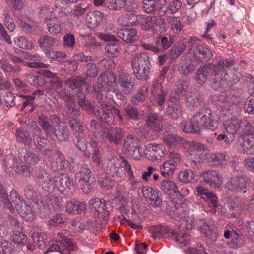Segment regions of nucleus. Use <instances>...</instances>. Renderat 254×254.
<instances>
[{
  "label": "nucleus",
  "mask_w": 254,
  "mask_h": 254,
  "mask_svg": "<svg viewBox=\"0 0 254 254\" xmlns=\"http://www.w3.org/2000/svg\"><path fill=\"white\" fill-rule=\"evenodd\" d=\"M91 170L87 167H84L75 174L76 181L86 193H89L95 185V181L91 178Z\"/></svg>",
  "instance_id": "nucleus-6"
},
{
  "label": "nucleus",
  "mask_w": 254,
  "mask_h": 254,
  "mask_svg": "<svg viewBox=\"0 0 254 254\" xmlns=\"http://www.w3.org/2000/svg\"><path fill=\"white\" fill-rule=\"evenodd\" d=\"M63 203L61 197L49 194L44 197L41 201L43 205L42 208L40 206V209L41 211L43 210L47 212L49 211V206L51 205L55 211H59L63 208Z\"/></svg>",
  "instance_id": "nucleus-18"
},
{
  "label": "nucleus",
  "mask_w": 254,
  "mask_h": 254,
  "mask_svg": "<svg viewBox=\"0 0 254 254\" xmlns=\"http://www.w3.org/2000/svg\"><path fill=\"white\" fill-rule=\"evenodd\" d=\"M224 127L226 131L232 135L241 130L239 132L240 137L254 135V124L248 120L232 118L225 122Z\"/></svg>",
  "instance_id": "nucleus-5"
},
{
  "label": "nucleus",
  "mask_w": 254,
  "mask_h": 254,
  "mask_svg": "<svg viewBox=\"0 0 254 254\" xmlns=\"http://www.w3.org/2000/svg\"><path fill=\"white\" fill-rule=\"evenodd\" d=\"M196 67V65L191 58L185 57L182 59L180 63L178 70L180 74L187 76L192 73Z\"/></svg>",
  "instance_id": "nucleus-27"
},
{
  "label": "nucleus",
  "mask_w": 254,
  "mask_h": 254,
  "mask_svg": "<svg viewBox=\"0 0 254 254\" xmlns=\"http://www.w3.org/2000/svg\"><path fill=\"white\" fill-rule=\"evenodd\" d=\"M92 92L95 94L96 97V100L99 104V106L97 108L96 112L98 116L100 114L99 112H102L106 109H109L110 105L106 102V99L108 100H112L113 95L112 93L108 94L106 92V95L104 97L103 94V87H99V85H94L92 86Z\"/></svg>",
  "instance_id": "nucleus-13"
},
{
  "label": "nucleus",
  "mask_w": 254,
  "mask_h": 254,
  "mask_svg": "<svg viewBox=\"0 0 254 254\" xmlns=\"http://www.w3.org/2000/svg\"><path fill=\"white\" fill-rule=\"evenodd\" d=\"M148 126L155 131H160L164 123L163 118L158 114L151 113L146 121Z\"/></svg>",
  "instance_id": "nucleus-33"
},
{
  "label": "nucleus",
  "mask_w": 254,
  "mask_h": 254,
  "mask_svg": "<svg viewBox=\"0 0 254 254\" xmlns=\"http://www.w3.org/2000/svg\"><path fill=\"white\" fill-rule=\"evenodd\" d=\"M16 209L18 213L27 221H30L34 220V213L32 210L31 207L26 204L24 201L16 207Z\"/></svg>",
  "instance_id": "nucleus-38"
},
{
  "label": "nucleus",
  "mask_w": 254,
  "mask_h": 254,
  "mask_svg": "<svg viewBox=\"0 0 254 254\" xmlns=\"http://www.w3.org/2000/svg\"><path fill=\"white\" fill-rule=\"evenodd\" d=\"M177 189L176 183L171 180H163L161 184V189L166 193H176Z\"/></svg>",
  "instance_id": "nucleus-62"
},
{
  "label": "nucleus",
  "mask_w": 254,
  "mask_h": 254,
  "mask_svg": "<svg viewBox=\"0 0 254 254\" xmlns=\"http://www.w3.org/2000/svg\"><path fill=\"white\" fill-rule=\"evenodd\" d=\"M137 30L136 29L122 28L117 32V36L127 43H133L137 40Z\"/></svg>",
  "instance_id": "nucleus-32"
},
{
  "label": "nucleus",
  "mask_w": 254,
  "mask_h": 254,
  "mask_svg": "<svg viewBox=\"0 0 254 254\" xmlns=\"http://www.w3.org/2000/svg\"><path fill=\"white\" fill-rule=\"evenodd\" d=\"M75 102L72 99L68 101L65 102V110L68 117V123L71 124V126H73V123H75V119L80 116V111L79 109H76Z\"/></svg>",
  "instance_id": "nucleus-30"
},
{
  "label": "nucleus",
  "mask_w": 254,
  "mask_h": 254,
  "mask_svg": "<svg viewBox=\"0 0 254 254\" xmlns=\"http://www.w3.org/2000/svg\"><path fill=\"white\" fill-rule=\"evenodd\" d=\"M98 83L107 89L108 94L114 93L113 89L117 85L116 75L112 72L106 70L102 72L98 78Z\"/></svg>",
  "instance_id": "nucleus-12"
},
{
  "label": "nucleus",
  "mask_w": 254,
  "mask_h": 254,
  "mask_svg": "<svg viewBox=\"0 0 254 254\" xmlns=\"http://www.w3.org/2000/svg\"><path fill=\"white\" fill-rule=\"evenodd\" d=\"M52 134L60 141H67L69 138V130L65 125L55 126Z\"/></svg>",
  "instance_id": "nucleus-39"
},
{
  "label": "nucleus",
  "mask_w": 254,
  "mask_h": 254,
  "mask_svg": "<svg viewBox=\"0 0 254 254\" xmlns=\"http://www.w3.org/2000/svg\"><path fill=\"white\" fill-rule=\"evenodd\" d=\"M106 19V16L103 13L98 11H91L86 14L85 22L88 28L94 29Z\"/></svg>",
  "instance_id": "nucleus-25"
},
{
  "label": "nucleus",
  "mask_w": 254,
  "mask_h": 254,
  "mask_svg": "<svg viewBox=\"0 0 254 254\" xmlns=\"http://www.w3.org/2000/svg\"><path fill=\"white\" fill-rule=\"evenodd\" d=\"M208 161L212 165L216 166H223L227 164L229 157L226 156L225 152H218L208 153L206 156Z\"/></svg>",
  "instance_id": "nucleus-31"
},
{
  "label": "nucleus",
  "mask_w": 254,
  "mask_h": 254,
  "mask_svg": "<svg viewBox=\"0 0 254 254\" xmlns=\"http://www.w3.org/2000/svg\"><path fill=\"white\" fill-rule=\"evenodd\" d=\"M77 96L78 98V104L82 109L86 110L88 114H91L94 112V107L88 100L86 99L84 93L82 92H77Z\"/></svg>",
  "instance_id": "nucleus-48"
},
{
  "label": "nucleus",
  "mask_w": 254,
  "mask_h": 254,
  "mask_svg": "<svg viewBox=\"0 0 254 254\" xmlns=\"http://www.w3.org/2000/svg\"><path fill=\"white\" fill-rule=\"evenodd\" d=\"M39 16L40 18L44 19L46 22L51 17L54 12V8L49 6L43 5L39 7Z\"/></svg>",
  "instance_id": "nucleus-59"
},
{
  "label": "nucleus",
  "mask_w": 254,
  "mask_h": 254,
  "mask_svg": "<svg viewBox=\"0 0 254 254\" xmlns=\"http://www.w3.org/2000/svg\"><path fill=\"white\" fill-rule=\"evenodd\" d=\"M142 193L151 205L155 207H159L162 205L160 192L157 190L148 186L143 187L142 189Z\"/></svg>",
  "instance_id": "nucleus-19"
},
{
  "label": "nucleus",
  "mask_w": 254,
  "mask_h": 254,
  "mask_svg": "<svg viewBox=\"0 0 254 254\" xmlns=\"http://www.w3.org/2000/svg\"><path fill=\"white\" fill-rule=\"evenodd\" d=\"M119 84L122 91L126 94H130L133 91L134 81L130 75L124 71L118 74Z\"/></svg>",
  "instance_id": "nucleus-21"
},
{
  "label": "nucleus",
  "mask_w": 254,
  "mask_h": 254,
  "mask_svg": "<svg viewBox=\"0 0 254 254\" xmlns=\"http://www.w3.org/2000/svg\"><path fill=\"white\" fill-rule=\"evenodd\" d=\"M193 147L197 152L195 154V159H192L191 161L190 166L194 169H198L200 168L202 162L200 153L202 150L204 151V148L203 144L196 142L194 144Z\"/></svg>",
  "instance_id": "nucleus-45"
},
{
  "label": "nucleus",
  "mask_w": 254,
  "mask_h": 254,
  "mask_svg": "<svg viewBox=\"0 0 254 254\" xmlns=\"http://www.w3.org/2000/svg\"><path fill=\"white\" fill-rule=\"evenodd\" d=\"M195 194L205 201L210 203L211 206L215 208V210L218 206L217 196L206 188L202 186L197 187L195 189Z\"/></svg>",
  "instance_id": "nucleus-24"
},
{
  "label": "nucleus",
  "mask_w": 254,
  "mask_h": 254,
  "mask_svg": "<svg viewBox=\"0 0 254 254\" xmlns=\"http://www.w3.org/2000/svg\"><path fill=\"white\" fill-rule=\"evenodd\" d=\"M86 210L85 204L83 202L71 201L65 206V211L68 213L82 214L85 213Z\"/></svg>",
  "instance_id": "nucleus-35"
},
{
  "label": "nucleus",
  "mask_w": 254,
  "mask_h": 254,
  "mask_svg": "<svg viewBox=\"0 0 254 254\" xmlns=\"http://www.w3.org/2000/svg\"><path fill=\"white\" fill-rule=\"evenodd\" d=\"M165 147L161 144L149 143L146 146L144 154L148 159L153 161L160 160L164 155Z\"/></svg>",
  "instance_id": "nucleus-16"
},
{
  "label": "nucleus",
  "mask_w": 254,
  "mask_h": 254,
  "mask_svg": "<svg viewBox=\"0 0 254 254\" xmlns=\"http://www.w3.org/2000/svg\"><path fill=\"white\" fill-rule=\"evenodd\" d=\"M38 44L41 49H54L60 44V40L48 35H42L38 40Z\"/></svg>",
  "instance_id": "nucleus-29"
},
{
  "label": "nucleus",
  "mask_w": 254,
  "mask_h": 254,
  "mask_svg": "<svg viewBox=\"0 0 254 254\" xmlns=\"http://www.w3.org/2000/svg\"><path fill=\"white\" fill-rule=\"evenodd\" d=\"M18 26L26 34L35 35L38 33L39 30L36 24H28L22 20L18 21Z\"/></svg>",
  "instance_id": "nucleus-52"
},
{
  "label": "nucleus",
  "mask_w": 254,
  "mask_h": 254,
  "mask_svg": "<svg viewBox=\"0 0 254 254\" xmlns=\"http://www.w3.org/2000/svg\"><path fill=\"white\" fill-rule=\"evenodd\" d=\"M124 115L128 120L137 121L140 118V113L137 108L130 104H128L124 107Z\"/></svg>",
  "instance_id": "nucleus-46"
},
{
  "label": "nucleus",
  "mask_w": 254,
  "mask_h": 254,
  "mask_svg": "<svg viewBox=\"0 0 254 254\" xmlns=\"http://www.w3.org/2000/svg\"><path fill=\"white\" fill-rule=\"evenodd\" d=\"M250 181V178L246 175L237 176L231 178L226 183L225 187L233 192H241L246 189Z\"/></svg>",
  "instance_id": "nucleus-11"
},
{
  "label": "nucleus",
  "mask_w": 254,
  "mask_h": 254,
  "mask_svg": "<svg viewBox=\"0 0 254 254\" xmlns=\"http://www.w3.org/2000/svg\"><path fill=\"white\" fill-rule=\"evenodd\" d=\"M131 66L133 73L138 80L146 81L149 78L152 65L148 53L135 54L131 60Z\"/></svg>",
  "instance_id": "nucleus-4"
},
{
  "label": "nucleus",
  "mask_w": 254,
  "mask_h": 254,
  "mask_svg": "<svg viewBox=\"0 0 254 254\" xmlns=\"http://www.w3.org/2000/svg\"><path fill=\"white\" fill-rule=\"evenodd\" d=\"M203 181L211 188H219L222 184L223 178L216 171L208 170L203 171L200 175Z\"/></svg>",
  "instance_id": "nucleus-15"
},
{
  "label": "nucleus",
  "mask_w": 254,
  "mask_h": 254,
  "mask_svg": "<svg viewBox=\"0 0 254 254\" xmlns=\"http://www.w3.org/2000/svg\"><path fill=\"white\" fill-rule=\"evenodd\" d=\"M138 17L133 13L123 15L118 17L117 22L122 26H133L137 24Z\"/></svg>",
  "instance_id": "nucleus-42"
},
{
  "label": "nucleus",
  "mask_w": 254,
  "mask_h": 254,
  "mask_svg": "<svg viewBox=\"0 0 254 254\" xmlns=\"http://www.w3.org/2000/svg\"><path fill=\"white\" fill-rule=\"evenodd\" d=\"M204 101L202 95L198 92H190L185 98L186 107L190 110H194Z\"/></svg>",
  "instance_id": "nucleus-26"
},
{
  "label": "nucleus",
  "mask_w": 254,
  "mask_h": 254,
  "mask_svg": "<svg viewBox=\"0 0 254 254\" xmlns=\"http://www.w3.org/2000/svg\"><path fill=\"white\" fill-rule=\"evenodd\" d=\"M244 139L242 137L239 139L240 149L245 154H254V135Z\"/></svg>",
  "instance_id": "nucleus-34"
},
{
  "label": "nucleus",
  "mask_w": 254,
  "mask_h": 254,
  "mask_svg": "<svg viewBox=\"0 0 254 254\" xmlns=\"http://www.w3.org/2000/svg\"><path fill=\"white\" fill-rule=\"evenodd\" d=\"M139 148V141L136 137L128 135L125 137L123 148L125 154L138 160L141 155Z\"/></svg>",
  "instance_id": "nucleus-9"
},
{
  "label": "nucleus",
  "mask_w": 254,
  "mask_h": 254,
  "mask_svg": "<svg viewBox=\"0 0 254 254\" xmlns=\"http://www.w3.org/2000/svg\"><path fill=\"white\" fill-rule=\"evenodd\" d=\"M171 237L174 239L175 241L181 244L182 246L188 245L190 240V236L189 234L185 233L179 234L174 231H171Z\"/></svg>",
  "instance_id": "nucleus-56"
},
{
  "label": "nucleus",
  "mask_w": 254,
  "mask_h": 254,
  "mask_svg": "<svg viewBox=\"0 0 254 254\" xmlns=\"http://www.w3.org/2000/svg\"><path fill=\"white\" fill-rule=\"evenodd\" d=\"M33 138L37 148L42 150L45 147L48 146V140L43 137L41 135V130L39 128L34 129Z\"/></svg>",
  "instance_id": "nucleus-43"
},
{
  "label": "nucleus",
  "mask_w": 254,
  "mask_h": 254,
  "mask_svg": "<svg viewBox=\"0 0 254 254\" xmlns=\"http://www.w3.org/2000/svg\"><path fill=\"white\" fill-rule=\"evenodd\" d=\"M14 43L16 45L21 49L32 50L34 47L32 41H29L27 38L21 36L18 37L14 41Z\"/></svg>",
  "instance_id": "nucleus-64"
},
{
  "label": "nucleus",
  "mask_w": 254,
  "mask_h": 254,
  "mask_svg": "<svg viewBox=\"0 0 254 254\" xmlns=\"http://www.w3.org/2000/svg\"><path fill=\"white\" fill-rule=\"evenodd\" d=\"M18 162L17 161L16 157L11 153L7 155L3 160V166L7 173L11 172L12 170H17Z\"/></svg>",
  "instance_id": "nucleus-44"
},
{
  "label": "nucleus",
  "mask_w": 254,
  "mask_h": 254,
  "mask_svg": "<svg viewBox=\"0 0 254 254\" xmlns=\"http://www.w3.org/2000/svg\"><path fill=\"white\" fill-rule=\"evenodd\" d=\"M57 157L55 161L51 164V168L54 171L62 170L67 166L69 162L65 159L64 155L60 151L57 152Z\"/></svg>",
  "instance_id": "nucleus-47"
},
{
  "label": "nucleus",
  "mask_w": 254,
  "mask_h": 254,
  "mask_svg": "<svg viewBox=\"0 0 254 254\" xmlns=\"http://www.w3.org/2000/svg\"><path fill=\"white\" fill-rule=\"evenodd\" d=\"M173 43V39L170 36H159L155 42L158 53L166 51Z\"/></svg>",
  "instance_id": "nucleus-41"
},
{
  "label": "nucleus",
  "mask_w": 254,
  "mask_h": 254,
  "mask_svg": "<svg viewBox=\"0 0 254 254\" xmlns=\"http://www.w3.org/2000/svg\"><path fill=\"white\" fill-rule=\"evenodd\" d=\"M189 127L187 130L191 133L198 134L201 125L206 129L214 130L218 123L213 119L212 111L208 108H202L193 115L189 121Z\"/></svg>",
  "instance_id": "nucleus-3"
},
{
  "label": "nucleus",
  "mask_w": 254,
  "mask_h": 254,
  "mask_svg": "<svg viewBox=\"0 0 254 254\" xmlns=\"http://www.w3.org/2000/svg\"><path fill=\"white\" fill-rule=\"evenodd\" d=\"M171 231L173 230L168 226L162 225L151 226L149 228V231L154 240L158 237H165L166 235L171 237Z\"/></svg>",
  "instance_id": "nucleus-37"
},
{
  "label": "nucleus",
  "mask_w": 254,
  "mask_h": 254,
  "mask_svg": "<svg viewBox=\"0 0 254 254\" xmlns=\"http://www.w3.org/2000/svg\"><path fill=\"white\" fill-rule=\"evenodd\" d=\"M38 122L42 129L48 135L52 134L55 128L49 122V118L48 117L43 114H41L38 117Z\"/></svg>",
  "instance_id": "nucleus-49"
},
{
  "label": "nucleus",
  "mask_w": 254,
  "mask_h": 254,
  "mask_svg": "<svg viewBox=\"0 0 254 254\" xmlns=\"http://www.w3.org/2000/svg\"><path fill=\"white\" fill-rule=\"evenodd\" d=\"M175 93L174 94L172 93L171 95H178L179 99H180V97L184 95V93L188 90V82L181 79L178 80L175 82Z\"/></svg>",
  "instance_id": "nucleus-61"
},
{
  "label": "nucleus",
  "mask_w": 254,
  "mask_h": 254,
  "mask_svg": "<svg viewBox=\"0 0 254 254\" xmlns=\"http://www.w3.org/2000/svg\"><path fill=\"white\" fill-rule=\"evenodd\" d=\"M58 237L61 238L63 240V245L64 246V251L66 250L67 251H74L77 249V246L75 243H73L68 239L66 236L61 232L57 233Z\"/></svg>",
  "instance_id": "nucleus-58"
},
{
  "label": "nucleus",
  "mask_w": 254,
  "mask_h": 254,
  "mask_svg": "<svg viewBox=\"0 0 254 254\" xmlns=\"http://www.w3.org/2000/svg\"><path fill=\"white\" fill-rule=\"evenodd\" d=\"M213 51L209 46L202 44L198 47V49L194 52L193 57L199 62H207L213 56Z\"/></svg>",
  "instance_id": "nucleus-28"
},
{
  "label": "nucleus",
  "mask_w": 254,
  "mask_h": 254,
  "mask_svg": "<svg viewBox=\"0 0 254 254\" xmlns=\"http://www.w3.org/2000/svg\"><path fill=\"white\" fill-rule=\"evenodd\" d=\"M167 111L172 119H177L182 116V108L178 95L170 96Z\"/></svg>",
  "instance_id": "nucleus-23"
},
{
  "label": "nucleus",
  "mask_w": 254,
  "mask_h": 254,
  "mask_svg": "<svg viewBox=\"0 0 254 254\" xmlns=\"http://www.w3.org/2000/svg\"><path fill=\"white\" fill-rule=\"evenodd\" d=\"M110 107L108 110L106 109L102 112H99L100 114L98 117L100 121L103 123L112 124L114 123L116 117L118 121L121 123L123 122V117L120 111L117 108L113 107L111 105H110Z\"/></svg>",
  "instance_id": "nucleus-17"
},
{
  "label": "nucleus",
  "mask_w": 254,
  "mask_h": 254,
  "mask_svg": "<svg viewBox=\"0 0 254 254\" xmlns=\"http://www.w3.org/2000/svg\"><path fill=\"white\" fill-rule=\"evenodd\" d=\"M84 70L86 78L95 77L98 74V68L93 63H88L84 65Z\"/></svg>",
  "instance_id": "nucleus-63"
},
{
  "label": "nucleus",
  "mask_w": 254,
  "mask_h": 254,
  "mask_svg": "<svg viewBox=\"0 0 254 254\" xmlns=\"http://www.w3.org/2000/svg\"><path fill=\"white\" fill-rule=\"evenodd\" d=\"M72 179L65 174H62L59 180H57L55 189H57L60 194L66 195L68 194L73 186Z\"/></svg>",
  "instance_id": "nucleus-20"
},
{
  "label": "nucleus",
  "mask_w": 254,
  "mask_h": 254,
  "mask_svg": "<svg viewBox=\"0 0 254 254\" xmlns=\"http://www.w3.org/2000/svg\"><path fill=\"white\" fill-rule=\"evenodd\" d=\"M36 182L48 192L53 191L57 182V177L53 176L44 169L37 170L34 175Z\"/></svg>",
  "instance_id": "nucleus-10"
},
{
  "label": "nucleus",
  "mask_w": 254,
  "mask_h": 254,
  "mask_svg": "<svg viewBox=\"0 0 254 254\" xmlns=\"http://www.w3.org/2000/svg\"><path fill=\"white\" fill-rule=\"evenodd\" d=\"M167 0H142V8L148 14L164 16L167 10Z\"/></svg>",
  "instance_id": "nucleus-7"
},
{
  "label": "nucleus",
  "mask_w": 254,
  "mask_h": 254,
  "mask_svg": "<svg viewBox=\"0 0 254 254\" xmlns=\"http://www.w3.org/2000/svg\"><path fill=\"white\" fill-rule=\"evenodd\" d=\"M16 137L17 141L22 143L25 145H30L31 144L32 140L27 131L18 128L16 131Z\"/></svg>",
  "instance_id": "nucleus-60"
},
{
  "label": "nucleus",
  "mask_w": 254,
  "mask_h": 254,
  "mask_svg": "<svg viewBox=\"0 0 254 254\" xmlns=\"http://www.w3.org/2000/svg\"><path fill=\"white\" fill-rule=\"evenodd\" d=\"M52 252H57L61 254H64V246L63 245V240L61 238H58L57 235L56 240L51 242L49 248L44 252V254H47Z\"/></svg>",
  "instance_id": "nucleus-53"
},
{
  "label": "nucleus",
  "mask_w": 254,
  "mask_h": 254,
  "mask_svg": "<svg viewBox=\"0 0 254 254\" xmlns=\"http://www.w3.org/2000/svg\"><path fill=\"white\" fill-rule=\"evenodd\" d=\"M150 93L155 103L162 109L165 102L167 91L164 89L161 83L154 81L150 87Z\"/></svg>",
  "instance_id": "nucleus-14"
},
{
  "label": "nucleus",
  "mask_w": 254,
  "mask_h": 254,
  "mask_svg": "<svg viewBox=\"0 0 254 254\" xmlns=\"http://www.w3.org/2000/svg\"><path fill=\"white\" fill-rule=\"evenodd\" d=\"M90 208L92 211H94L95 214L98 215L101 213V210L106 209L107 203L103 199L95 198L89 201Z\"/></svg>",
  "instance_id": "nucleus-50"
},
{
  "label": "nucleus",
  "mask_w": 254,
  "mask_h": 254,
  "mask_svg": "<svg viewBox=\"0 0 254 254\" xmlns=\"http://www.w3.org/2000/svg\"><path fill=\"white\" fill-rule=\"evenodd\" d=\"M102 138L115 144H118L124 136L123 132L120 128L110 127L104 128L102 131Z\"/></svg>",
  "instance_id": "nucleus-22"
},
{
  "label": "nucleus",
  "mask_w": 254,
  "mask_h": 254,
  "mask_svg": "<svg viewBox=\"0 0 254 254\" xmlns=\"http://www.w3.org/2000/svg\"><path fill=\"white\" fill-rule=\"evenodd\" d=\"M167 22L170 25L174 33L178 34L182 30L183 25L179 18L175 16H168L166 18Z\"/></svg>",
  "instance_id": "nucleus-54"
},
{
  "label": "nucleus",
  "mask_w": 254,
  "mask_h": 254,
  "mask_svg": "<svg viewBox=\"0 0 254 254\" xmlns=\"http://www.w3.org/2000/svg\"><path fill=\"white\" fill-rule=\"evenodd\" d=\"M122 159L124 169L122 167L121 161L116 157L108 159L103 164L104 169L106 170L107 174L115 177L118 181L125 180L126 172L129 179V189L132 190L137 188L140 186V182L134 178L131 165L128 161L123 158Z\"/></svg>",
  "instance_id": "nucleus-2"
},
{
  "label": "nucleus",
  "mask_w": 254,
  "mask_h": 254,
  "mask_svg": "<svg viewBox=\"0 0 254 254\" xmlns=\"http://www.w3.org/2000/svg\"><path fill=\"white\" fill-rule=\"evenodd\" d=\"M156 22L157 18L155 16L138 15L137 25H140L141 29L148 31L153 28Z\"/></svg>",
  "instance_id": "nucleus-36"
},
{
  "label": "nucleus",
  "mask_w": 254,
  "mask_h": 254,
  "mask_svg": "<svg viewBox=\"0 0 254 254\" xmlns=\"http://www.w3.org/2000/svg\"><path fill=\"white\" fill-rule=\"evenodd\" d=\"M234 64V61L231 59H221L214 65L207 64L199 69L195 73V81L197 84L202 86L205 82L208 75L210 74L212 78L211 86L217 89L222 85V80L227 81L229 76L227 70L229 69Z\"/></svg>",
  "instance_id": "nucleus-1"
},
{
  "label": "nucleus",
  "mask_w": 254,
  "mask_h": 254,
  "mask_svg": "<svg viewBox=\"0 0 254 254\" xmlns=\"http://www.w3.org/2000/svg\"><path fill=\"white\" fill-rule=\"evenodd\" d=\"M224 236L226 239H230L227 244L231 248L237 249L244 244V237L242 234L238 233L233 225H227L225 227Z\"/></svg>",
  "instance_id": "nucleus-8"
},
{
  "label": "nucleus",
  "mask_w": 254,
  "mask_h": 254,
  "mask_svg": "<svg viewBox=\"0 0 254 254\" xmlns=\"http://www.w3.org/2000/svg\"><path fill=\"white\" fill-rule=\"evenodd\" d=\"M47 30L53 35H57L62 32V21L57 17L49 19L46 22Z\"/></svg>",
  "instance_id": "nucleus-40"
},
{
  "label": "nucleus",
  "mask_w": 254,
  "mask_h": 254,
  "mask_svg": "<svg viewBox=\"0 0 254 254\" xmlns=\"http://www.w3.org/2000/svg\"><path fill=\"white\" fill-rule=\"evenodd\" d=\"M177 166V165L167 160L160 166L161 175L166 178L169 177L174 173Z\"/></svg>",
  "instance_id": "nucleus-51"
},
{
  "label": "nucleus",
  "mask_w": 254,
  "mask_h": 254,
  "mask_svg": "<svg viewBox=\"0 0 254 254\" xmlns=\"http://www.w3.org/2000/svg\"><path fill=\"white\" fill-rule=\"evenodd\" d=\"M197 177L196 173L190 169L182 171L178 175L179 180L184 183L191 182Z\"/></svg>",
  "instance_id": "nucleus-55"
},
{
  "label": "nucleus",
  "mask_w": 254,
  "mask_h": 254,
  "mask_svg": "<svg viewBox=\"0 0 254 254\" xmlns=\"http://www.w3.org/2000/svg\"><path fill=\"white\" fill-rule=\"evenodd\" d=\"M85 81L84 79L80 77H73L72 78H68L66 81V84L69 85V88L72 90L77 89L76 94L77 92H82L81 88L84 85Z\"/></svg>",
  "instance_id": "nucleus-57"
}]
</instances>
